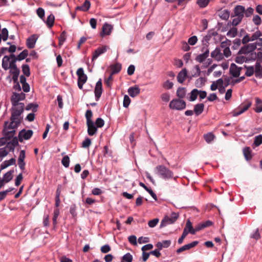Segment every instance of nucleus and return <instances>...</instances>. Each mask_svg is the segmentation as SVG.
I'll list each match as a JSON object with an SVG mask.
<instances>
[{
  "label": "nucleus",
  "mask_w": 262,
  "mask_h": 262,
  "mask_svg": "<svg viewBox=\"0 0 262 262\" xmlns=\"http://www.w3.org/2000/svg\"><path fill=\"white\" fill-rule=\"evenodd\" d=\"M237 33V29L235 27H233L227 32V36L230 38H233L236 36Z\"/></svg>",
  "instance_id": "nucleus-39"
},
{
  "label": "nucleus",
  "mask_w": 262,
  "mask_h": 262,
  "mask_svg": "<svg viewBox=\"0 0 262 262\" xmlns=\"http://www.w3.org/2000/svg\"><path fill=\"white\" fill-rule=\"evenodd\" d=\"M90 6L91 3L90 1L85 0L84 3L81 6L76 7V10L85 12L89 10Z\"/></svg>",
  "instance_id": "nucleus-25"
},
{
  "label": "nucleus",
  "mask_w": 262,
  "mask_h": 262,
  "mask_svg": "<svg viewBox=\"0 0 262 262\" xmlns=\"http://www.w3.org/2000/svg\"><path fill=\"white\" fill-rule=\"evenodd\" d=\"M9 151L8 149H7V147H3L0 148V158H1V161L2 160L3 158L7 156V155L9 154Z\"/></svg>",
  "instance_id": "nucleus-47"
},
{
  "label": "nucleus",
  "mask_w": 262,
  "mask_h": 262,
  "mask_svg": "<svg viewBox=\"0 0 262 262\" xmlns=\"http://www.w3.org/2000/svg\"><path fill=\"white\" fill-rule=\"evenodd\" d=\"M25 105L23 103L20 102L19 103L16 104L15 105H12V110L19 111L20 113H23L24 111Z\"/></svg>",
  "instance_id": "nucleus-44"
},
{
  "label": "nucleus",
  "mask_w": 262,
  "mask_h": 262,
  "mask_svg": "<svg viewBox=\"0 0 262 262\" xmlns=\"http://www.w3.org/2000/svg\"><path fill=\"white\" fill-rule=\"evenodd\" d=\"M113 27L112 25L105 23L102 27V32L100 33V36L103 37L105 35H109L111 34Z\"/></svg>",
  "instance_id": "nucleus-16"
},
{
  "label": "nucleus",
  "mask_w": 262,
  "mask_h": 262,
  "mask_svg": "<svg viewBox=\"0 0 262 262\" xmlns=\"http://www.w3.org/2000/svg\"><path fill=\"white\" fill-rule=\"evenodd\" d=\"M37 15L43 20H44L45 10L41 8H39L36 10Z\"/></svg>",
  "instance_id": "nucleus-61"
},
{
  "label": "nucleus",
  "mask_w": 262,
  "mask_h": 262,
  "mask_svg": "<svg viewBox=\"0 0 262 262\" xmlns=\"http://www.w3.org/2000/svg\"><path fill=\"white\" fill-rule=\"evenodd\" d=\"M198 37L196 36H192L190 37L188 40V43L190 46H193L196 44L198 41Z\"/></svg>",
  "instance_id": "nucleus-57"
},
{
  "label": "nucleus",
  "mask_w": 262,
  "mask_h": 262,
  "mask_svg": "<svg viewBox=\"0 0 262 262\" xmlns=\"http://www.w3.org/2000/svg\"><path fill=\"white\" fill-rule=\"evenodd\" d=\"M22 71L24 73V74L29 77L30 75V68L28 64H23L22 66Z\"/></svg>",
  "instance_id": "nucleus-46"
},
{
  "label": "nucleus",
  "mask_w": 262,
  "mask_h": 262,
  "mask_svg": "<svg viewBox=\"0 0 262 262\" xmlns=\"http://www.w3.org/2000/svg\"><path fill=\"white\" fill-rule=\"evenodd\" d=\"M262 144V135H259L254 138V142L252 146H258Z\"/></svg>",
  "instance_id": "nucleus-41"
},
{
  "label": "nucleus",
  "mask_w": 262,
  "mask_h": 262,
  "mask_svg": "<svg viewBox=\"0 0 262 262\" xmlns=\"http://www.w3.org/2000/svg\"><path fill=\"white\" fill-rule=\"evenodd\" d=\"M155 172L160 178L167 180L169 179H173L176 181L178 176L174 177L173 172L168 168L163 165H158L156 167Z\"/></svg>",
  "instance_id": "nucleus-1"
},
{
  "label": "nucleus",
  "mask_w": 262,
  "mask_h": 262,
  "mask_svg": "<svg viewBox=\"0 0 262 262\" xmlns=\"http://www.w3.org/2000/svg\"><path fill=\"white\" fill-rule=\"evenodd\" d=\"M21 113L19 111L12 110V114L11 117L10 125L12 126L14 124V126H18L20 123L19 117Z\"/></svg>",
  "instance_id": "nucleus-9"
},
{
  "label": "nucleus",
  "mask_w": 262,
  "mask_h": 262,
  "mask_svg": "<svg viewBox=\"0 0 262 262\" xmlns=\"http://www.w3.org/2000/svg\"><path fill=\"white\" fill-rule=\"evenodd\" d=\"M25 150H21L18 157V165L19 167L23 170L25 169V163L24 162V160L25 159Z\"/></svg>",
  "instance_id": "nucleus-19"
},
{
  "label": "nucleus",
  "mask_w": 262,
  "mask_h": 262,
  "mask_svg": "<svg viewBox=\"0 0 262 262\" xmlns=\"http://www.w3.org/2000/svg\"><path fill=\"white\" fill-rule=\"evenodd\" d=\"M88 126V133L90 136H93L97 130V128L94 124V122L86 123Z\"/></svg>",
  "instance_id": "nucleus-23"
},
{
  "label": "nucleus",
  "mask_w": 262,
  "mask_h": 262,
  "mask_svg": "<svg viewBox=\"0 0 262 262\" xmlns=\"http://www.w3.org/2000/svg\"><path fill=\"white\" fill-rule=\"evenodd\" d=\"M198 241H193L189 244L185 245L182 246L181 247L178 248L176 250V252L178 254H179V253L182 252L183 251L189 250L190 249L194 247L195 246H196L198 245Z\"/></svg>",
  "instance_id": "nucleus-17"
},
{
  "label": "nucleus",
  "mask_w": 262,
  "mask_h": 262,
  "mask_svg": "<svg viewBox=\"0 0 262 262\" xmlns=\"http://www.w3.org/2000/svg\"><path fill=\"white\" fill-rule=\"evenodd\" d=\"M251 103L249 102L247 104L244 105H241L237 109L234 110L232 112V116L233 117H236L238 116L243 113H244L245 112H246L247 110H248V108L251 106Z\"/></svg>",
  "instance_id": "nucleus-13"
},
{
  "label": "nucleus",
  "mask_w": 262,
  "mask_h": 262,
  "mask_svg": "<svg viewBox=\"0 0 262 262\" xmlns=\"http://www.w3.org/2000/svg\"><path fill=\"white\" fill-rule=\"evenodd\" d=\"M179 217L178 214L172 212L170 216H166L161 222L160 227L166 226L167 225L174 223Z\"/></svg>",
  "instance_id": "nucleus-5"
},
{
  "label": "nucleus",
  "mask_w": 262,
  "mask_h": 262,
  "mask_svg": "<svg viewBox=\"0 0 262 262\" xmlns=\"http://www.w3.org/2000/svg\"><path fill=\"white\" fill-rule=\"evenodd\" d=\"M261 36V32L260 31H257L253 34L251 37V41H254L255 40L259 39V37Z\"/></svg>",
  "instance_id": "nucleus-62"
},
{
  "label": "nucleus",
  "mask_w": 262,
  "mask_h": 262,
  "mask_svg": "<svg viewBox=\"0 0 262 262\" xmlns=\"http://www.w3.org/2000/svg\"><path fill=\"white\" fill-rule=\"evenodd\" d=\"M37 37L36 35L33 34L28 37L26 41V45L29 49L34 48Z\"/></svg>",
  "instance_id": "nucleus-18"
},
{
  "label": "nucleus",
  "mask_w": 262,
  "mask_h": 262,
  "mask_svg": "<svg viewBox=\"0 0 262 262\" xmlns=\"http://www.w3.org/2000/svg\"><path fill=\"white\" fill-rule=\"evenodd\" d=\"M173 84L169 80H166L163 84V86L166 89H171L173 87Z\"/></svg>",
  "instance_id": "nucleus-64"
},
{
  "label": "nucleus",
  "mask_w": 262,
  "mask_h": 262,
  "mask_svg": "<svg viewBox=\"0 0 262 262\" xmlns=\"http://www.w3.org/2000/svg\"><path fill=\"white\" fill-rule=\"evenodd\" d=\"M161 100L164 102H168L170 100V94L168 93H164L161 95Z\"/></svg>",
  "instance_id": "nucleus-56"
},
{
  "label": "nucleus",
  "mask_w": 262,
  "mask_h": 262,
  "mask_svg": "<svg viewBox=\"0 0 262 262\" xmlns=\"http://www.w3.org/2000/svg\"><path fill=\"white\" fill-rule=\"evenodd\" d=\"M256 59V53H252L250 56L246 55L241 54L238 52L237 56L235 58V62L237 63H243L244 62H247L250 61L254 60Z\"/></svg>",
  "instance_id": "nucleus-3"
},
{
  "label": "nucleus",
  "mask_w": 262,
  "mask_h": 262,
  "mask_svg": "<svg viewBox=\"0 0 262 262\" xmlns=\"http://www.w3.org/2000/svg\"><path fill=\"white\" fill-rule=\"evenodd\" d=\"M111 74L112 75H114L115 74L118 73L121 70V64L119 63H116L115 64H112L111 66Z\"/></svg>",
  "instance_id": "nucleus-29"
},
{
  "label": "nucleus",
  "mask_w": 262,
  "mask_h": 262,
  "mask_svg": "<svg viewBox=\"0 0 262 262\" xmlns=\"http://www.w3.org/2000/svg\"><path fill=\"white\" fill-rule=\"evenodd\" d=\"M256 49L255 45L254 43H250L247 46L242 47L239 51V53L241 54L246 55L250 56L252 53H254L253 51Z\"/></svg>",
  "instance_id": "nucleus-8"
},
{
  "label": "nucleus",
  "mask_w": 262,
  "mask_h": 262,
  "mask_svg": "<svg viewBox=\"0 0 262 262\" xmlns=\"http://www.w3.org/2000/svg\"><path fill=\"white\" fill-rule=\"evenodd\" d=\"M11 65V67L9 69H10V73L12 75H19L20 71L16 67L15 61H12Z\"/></svg>",
  "instance_id": "nucleus-27"
},
{
  "label": "nucleus",
  "mask_w": 262,
  "mask_h": 262,
  "mask_svg": "<svg viewBox=\"0 0 262 262\" xmlns=\"http://www.w3.org/2000/svg\"><path fill=\"white\" fill-rule=\"evenodd\" d=\"M186 94V89L185 88H179L177 91V96L180 98L185 97Z\"/></svg>",
  "instance_id": "nucleus-37"
},
{
  "label": "nucleus",
  "mask_w": 262,
  "mask_h": 262,
  "mask_svg": "<svg viewBox=\"0 0 262 262\" xmlns=\"http://www.w3.org/2000/svg\"><path fill=\"white\" fill-rule=\"evenodd\" d=\"M16 163V160L14 158H12L9 160H6L2 163L1 165V169H4L6 168L7 167L15 165Z\"/></svg>",
  "instance_id": "nucleus-26"
},
{
  "label": "nucleus",
  "mask_w": 262,
  "mask_h": 262,
  "mask_svg": "<svg viewBox=\"0 0 262 262\" xmlns=\"http://www.w3.org/2000/svg\"><path fill=\"white\" fill-rule=\"evenodd\" d=\"M129 95L134 98L140 93V89L137 85L129 87L127 90Z\"/></svg>",
  "instance_id": "nucleus-20"
},
{
  "label": "nucleus",
  "mask_w": 262,
  "mask_h": 262,
  "mask_svg": "<svg viewBox=\"0 0 262 262\" xmlns=\"http://www.w3.org/2000/svg\"><path fill=\"white\" fill-rule=\"evenodd\" d=\"M159 221V220L158 219H157V218L151 220L148 222V225L150 228H154L157 225Z\"/></svg>",
  "instance_id": "nucleus-63"
},
{
  "label": "nucleus",
  "mask_w": 262,
  "mask_h": 262,
  "mask_svg": "<svg viewBox=\"0 0 262 262\" xmlns=\"http://www.w3.org/2000/svg\"><path fill=\"white\" fill-rule=\"evenodd\" d=\"M186 102L181 99H173L169 103V106L172 110H183L185 108Z\"/></svg>",
  "instance_id": "nucleus-4"
},
{
  "label": "nucleus",
  "mask_w": 262,
  "mask_h": 262,
  "mask_svg": "<svg viewBox=\"0 0 262 262\" xmlns=\"http://www.w3.org/2000/svg\"><path fill=\"white\" fill-rule=\"evenodd\" d=\"M26 95L23 92L17 93L15 92L13 93L11 98V101L12 105H15L16 104L19 103V101L23 100L25 99Z\"/></svg>",
  "instance_id": "nucleus-11"
},
{
  "label": "nucleus",
  "mask_w": 262,
  "mask_h": 262,
  "mask_svg": "<svg viewBox=\"0 0 262 262\" xmlns=\"http://www.w3.org/2000/svg\"><path fill=\"white\" fill-rule=\"evenodd\" d=\"M54 15L51 14L48 16L47 20L45 21L44 20L43 21L46 23L48 27L51 28L54 25Z\"/></svg>",
  "instance_id": "nucleus-36"
},
{
  "label": "nucleus",
  "mask_w": 262,
  "mask_h": 262,
  "mask_svg": "<svg viewBox=\"0 0 262 262\" xmlns=\"http://www.w3.org/2000/svg\"><path fill=\"white\" fill-rule=\"evenodd\" d=\"M61 163L65 167H69L70 164V158L68 156H65L62 158Z\"/></svg>",
  "instance_id": "nucleus-48"
},
{
  "label": "nucleus",
  "mask_w": 262,
  "mask_h": 262,
  "mask_svg": "<svg viewBox=\"0 0 262 262\" xmlns=\"http://www.w3.org/2000/svg\"><path fill=\"white\" fill-rule=\"evenodd\" d=\"M77 75L78 76V86L80 89H82L83 84L86 82L88 77L84 74L83 68H80L77 71Z\"/></svg>",
  "instance_id": "nucleus-6"
},
{
  "label": "nucleus",
  "mask_w": 262,
  "mask_h": 262,
  "mask_svg": "<svg viewBox=\"0 0 262 262\" xmlns=\"http://www.w3.org/2000/svg\"><path fill=\"white\" fill-rule=\"evenodd\" d=\"M109 49L107 46H102L98 48L93 53L92 61L96 60L99 56L105 53Z\"/></svg>",
  "instance_id": "nucleus-12"
},
{
  "label": "nucleus",
  "mask_w": 262,
  "mask_h": 262,
  "mask_svg": "<svg viewBox=\"0 0 262 262\" xmlns=\"http://www.w3.org/2000/svg\"><path fill=\"white\" fill-rule=\"evenodd\" d=\"M208 56L202 53L198 55L195 58V60L199 62H203Z\"/></svg>",
  "instance_id": "nucleus-53"
},
{
  "label": "nucleus",
  "mask_w": 262,
  "mask_h": 262,
  "mask_svg": "<svg viewBox=\"0 0 262 262\" xmlns=\"http://www.w3.org/2000/svg\"><path fill=\"white\" fill-rule=\"evenodd\" d=\"M200 27L201 31H204L207 29L208 28V20L206 19H202Z\"/></svg>",
  "instance_id": "nucleus-54"
},
{
  "label": "nucleus",
  "mask_w": 262,
  "mask_h": 262,
  "mask_svg": "<svg viewBox=\"0 0 262 262\" xmlns=\"http://www.w3.org/2000/svg\"><path fill=\"white\" fill-rule=\"evenodd\" d=\"M209 0H197L196 3L201 8L206 7L209 4Z\"/></svg>",
  "instance_id": "nucleus-49"
},
{
  "label": "nucleus",
  "mask_w": 262,
  "mask_h": 262,
  "mask_svg": "<svg viewBox=\"0 0 262 262\" xmlns=\"http://www.w3.org/2000/svg\"><path fill=\"white\" fill-rule=\"evenodd\" d=\"M251 150L250 147H245L244 148V149H243L244 155L245 157V159L247 160H249L251 159L252 156H251Z\"/></svg>",
  "instance_id": "nucleus-38"
},
{
  "label": "nucleus",
  "mask_w": 262,
  "mask_h": 262,
  "mask_svg": "<svg viewBox=\"0 0 262 262\" xmlns=\"http://www.w3.org/2000/svg\"><path fill=\"white\" fill-rule=\"evenodd\" d=\"M28 55V51L26 49L23 50L19 55L17 56H15V58H14V60L15 62L17 60L21 61L25 59Z\"/></svg>",
  "instance_id": "nucleus-33"
},
{
  "label": "nucleus",
  "mask_w": 262,
  "mask_h": 262,
  "mask_svg": "<svg viewBox=\"0 0 262 262\" xmlns=\"http://www.w3.org/2000/svg\"><path fill=\"white\" fill-rule=\"evenodd\" d=\"M234 18L232 19L231 24H232V26H236L237 25H238L239 24L241 23L243 18H242L241 17H237V16H234Z\"/></svg>",
  "instance_id": "nucleus-58"
},
{
  "label": "nucleus",
  "mask_w": 262,
  "mask_h": 262,
  "mask_svg": "<svg viewBox=\"0 0 262 262\" xmlns=\"http://www.w3.org/2000/svg\"><path fill=\"white\" fill-rule=\"evenodd\" d=\"M94 93L96 100L98 101L100 98L102 93V85L101 79H100L96 84Z\"/></svg>",
  "instance_id": "nucleus-14"
},
{
  "label": "nucleus",
  "mask_w": 262,
  "mask_h": 262,
  "mask_svg": "<svg viewBox=\"0 0 262 262\" xmlns=\"http://www.w3.org/2000/svg\"><path fill=\"white\" fill-rule=\"evenodd\" d=\"M211 56L217 61H220L223 59V55L218 48H216L211 53Z\"/></svg>",
  "instance_id": "nucleus-22"
},
{
  "label": "nucleus",
  "mask_w": 262,
  "mask_h": 262,
  "mask_svg": "<svg viewBox=\"0 0 262 262\" xmlns=\"http://www.w3.org/2000/svg\"><path fill=\"white\" fill-rule=\"evenodd\" d=\"M14 189V188L10 187L5 191H1L0 192V201L3 200L6 197V196L8 194V193L12 191Z\"/></svg>",
  "instance_id": "nucleus-42"
},
{
  "label": "nucleus",
  "mask_w": 262,
  "mask_h": 262,
  "mask_svg": "<svg viewBox=\"0 0 262 262\" xmlns=\"http://www.w3.org/2000/svg\"><path fill=\"white\" fill-rule=\"evenodd\" d=\"M241 68H238L235 64L232 63L231 66L230 72L234 77H238L240 75Z\"/></svg>",
  "instance_id": "nucleus-21"
},
{
  "label": "nucleus",
  "mask_w": 262,
  "mask_h": 262,
  "mask_svg": "<svg viewBox=\"0 0 262 262\" xmlns=\"http://www.w3.org/2000/svg\"><path fill=\"white\" fill-rule=\"evenodd\" d=\"M17 126H14V124H13L12 126L10 125V123H8V122H5L4 128L3 129V135L6 138H7L8 140L11 138H13V136L15 134V128Z\"/></svg>",
  "instance_id": "nucleus-2"
},
{
  "label": "nucleus",
  "mask_w": 262,
  "mask_h": 262,
  "mask_svg": "<svg viewBox=\"0 0 262 262\" xmlns=\"http://www.w3.org/2000/svg\"><path fill=\"white\" fill-rule=\"evenodd\" d=\"M184 229H187L188 233H190L192 234H194V228H193L192 224L190 220H187L186 224V227Z\"/></svg>",
  "instance_id": "nucleus-40"
},
{
  "label": "nucleus",
  "mask_w": 262,
  "mask_h": 262,
  "mask_svg": "<svg viewBox=\"0 0 262 262\" xmlns=\"http://www.w3.org/2000/svg\"><path fill=\"white\" fill-rule=\"evenodd\" d=\"M187 75V72L186 69H183L178 74L177 76V79L179 83H182L185 80Z\"/></svg>",
  "instance_id": "nucleus-24"
},
{
  "label": "nucleus",
  "mask_w": 262,
  "mask_h": 262,
  "mask_svg": "<svg viewBox=\"0 0 262 262\" xmlns=\"http://www.w3.org/2000/svg\"><path fill=\"white\" fill-rule=\"evenodd\" d=\"M255 111L256 113H260L262 112V100L258 97L255 98Z\"/></svg>",
  "instance_id": "nucleus-32"
},
{
  "label": "nucleus",
  "mask_w": 262,
  "mask_h": 262,
  "mask_svg": "<svg viewBox=\"0 0 262 262\" xmlns=\"http://www.w3.org/2000/svg\"><path fill=\"white\" fill-rule=\"evenodd\" d=\"M33 133V131L31 129L26 130L24 129L19 133L18 140L22 142L24 140H29L32 136Z\"/></svg>",
  "instance_id": "nucleus-10"
},
{
  "label": "nucleus",
  "mask_w": 262,
  "mask_h": 262,
  "mask_svg": "<svg viewBox=\"0 0 262 262\" xmlns=\"http://www.w3.org/2000/svg\"><path fill=\"white\" fill-rule=\"evenodd\" d=\"M66 39V32H62L59 37V45L61 46Z\"/></svg>",
  "instance_id": "nucleus-60"
},
{
  "label": "nucleus",
  "mask_w": 262,
  "mask_h": 262,
  "mask_svg": "<svg viewBox=\"0 0 262 262\" xmlns=\"http://www.w3.org/2000/svg\"><path fill=\"white\" fill-rule=\"evenodd\" d=\"M188 232L187 229H184L183 233L181 236L178 239V243L179 244H181L183 243L184 239L185 237L188 235Z\"/></svg>",
  "instance_id": "nucleus-55"
},
{
  "label": "nucleus",
  "mask_w": 262,
  "mask_h": 262,
  "mask_svg": "<svg viewBox=\"0 0 262 262\" xmlns=\"http://www.w3.org/2000/svg\"><path fill=\"white\" fill-rule=\"evenodd\" d=\"M262 70H261L260 63L258 62H256L255 64V76L256 77L258 78H262Z\"/></svg>",
  "instance_id": "nucleus-28"
},
{
  "label": "nucleus",
  "mask_w": 262,
  "mask_h": 262,
  "mask_svg": "<svg viewBox=\"0 0 262 262\" xmlns=\"http://www.w3.org/2000/svg\"><path fill=\"white\" fill-rule=\"evenodd\" d=\"M244 68L246 69V72H245V75L246 76L250 77L254 74L255 66H248L245 65Z\"/></svg>",
  "instance_id": "nucleus-31"
},
{
  "label": "nucleus",
  "mask_w": 262,
  "mask_h": 262,
  "mask_svg": "<svg viewBox=\"0 0 262 262\" xmlns=\"http://www.w3.org/2000/svg\"><path fill=\"white\" fill-rule=\"evenodd\" d=\"M204 105L203 103H199L194 105V113L196 116L200 115L203 112Z\"/></svg>",
  "instance_id": "nucleus-30"
},
{
  "label": "nucleus",
  "mask_w": 262,
  "mask_h": 262,
  "mask_svg": "<svg viewBox=\"0 0 262 262\" xmlns=\"http://www.w3.org/2000/svg\"><path fill=\"white\" fill-rule=\"evenodd\" d=\"M130 103V99L127 95H124L123 98V105L124 107L127 108Z\"/></svg>",
  "instance_id": "nucleus-51"
},
{
  "label": "nucleus",
  "mask_w": 262,
  "mask_h": 262,
  "mask_svg": "<svg viewBox=\"0 0 262 262\" xmlns=\"http://www.w3.org/2000/svg\"><path fill=\"white\" fill-rule=\"evenodd\" d=\"M199 90L198 89H193L190 93V96L189 100L191 101H194L197 98L198 96Z\"/></svg>",
  "instance_id": "nucleus-45"
},
{
  "label": "nucleus",
  "mask_w": 262,
  "mask_h": 262,
  "mask_svg": "<svg viewBox=\"0 0 262 262\" xmlns=\"http://www.w3.org/2000/svg\"><path fill=\"white\" fill-rule=\"evenodd\" d=\"M38 105L34 103H29L26 106V110L29 111L32 110L33 112H36Z\"/></svg>",
  "instance_id": "nucleus-52"
},
{
  "label": "nucleus",
  "mask_w": 262,
  "mask_h": 262,
  "mask_svg": "<svg viewBox=\"0 0 262 262\" xmlns=\"http://www.w3.org/2000/svg\"><path fill=\"white\" fill-rule=\"evenodd\" d=\"M139 185L143 188H144L152 196V198L155 200H157V196L156 194L154 192V191L151 189L148 188L143 183L140 182Z\"/></svg>",
  "instance_id": "nucleus-35"
},
{
  "label": "nucleus",
  "mask_w": 262,
  "mask_h": 262,
  "mask_svg": "<svg viewBox=\"0 0 262 262\" xmlns=\"http://www.w3.org/2000/svg\"><path fill=\"white\" fill-rule=\"evenodd\" d=\"M113 75L110 74L108 77L105 79V80H104V83L106 84V86L110 89L112 88L113 81Z\"/></svg>",
  "instance_id": "nucleus-43"
},
{
  "label": "nucleus",
  "mask_w": 262,
  "mask_h": 262,
  "mask_svg": "<svg viewBox=\"0 0 262 262\" xmlns=\"http://www.w3.org/2000/svg\"><path fill=\"white\" fill-rule=\"evenodd\" d=\"M14 172V170H11L7 172H6L3 177V180L6 182L8 183L13 178V173Z\"/></svg>",
  "instance_id": "nucleus-34"
},
{
  "label": "nucleus",
  "mask_w": 262,
  "mask_h": 262,
  "mask_svg": "<svg viewBox=\"0 0 262 262\" xmlns=\"http://www.w3.org/2000/svg\"><path fill=\"white\" fill-rule=\"evenodd\" d=\"M233 16H237L243 18L245 12V8L244 6L238 5L235 7L233 10Z\"/></svg>",
  "instance_id": "nucleus-15"
},
{
  "label": "nucleus",
  "mask_w": 262,
  "mask_h": 262,
  "mask_svg": "<svg viewBox=\"0 0 262 262\" xmlns=\"http://www.w3.org/2000/svg\"><path fill=\"white\" fill-rule=\"evenodd\" d=\"M1 36L4 41L7 40L8 37V31L7 29L5 28L2 29Z\"/></svg>",
  "instance_id": "nucleus-59"
},
{
  "label": "nucleus",
  "mask_w": 262,
  "mask_h": 262,
  "mask_svg": "<svg viewBox=\"0 0 262 262\" xmlns=\"http://www.w3.org/2000/svg\"><path fill=\"white\" fill-rule=\"evenodd\" d=\"M14 58H15V55L13 54H11L10 56L5 55L2 60V68L5 70H7L11 66V62L13 61Z\"/></svg>",
  "instance_id": "nucleus-7"
},
{
  "label": "nucleus",
  "mask_w": 262,
  "mask_h": 262,
  "mask_svg": "<svg viewBox=\"0 0 262 262\" xmlns=\"http://www.w3.org/2000/svg\"><path fill=\"white\" fill-rule=\"evenodd\" d=\"M133 260V256L131 254L129 253H127L125 254L123 257H122V262L125 261V262H132Z\"/></svg>",
  "instance_id": "nucleus-50"
}]
</instances>
